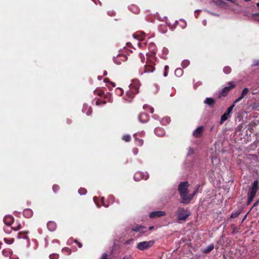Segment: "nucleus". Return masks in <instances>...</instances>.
<instances>
[{
    "label": "nucleus",
    "instance_id": "37",
    "mask_svg": "<svg viewBox=\"0 0 259 259\" xmlns=\"http://www.w3.org/2000/svg\"><path fill=\"white\" fill-rule=\"evenodd\" d=\"M26 212H29L30 213H31V212L29 210H26L24 211V213L25 214Z\"/></svg>",
    "mask_w": 259,
    "mask_h": 259
},
{
    "label": "nucleus",
    "instance_id": "46",
    "mask_svg": "<svg viewBox=\"0 0 259 259\" xmlns=\"http://www.w3.org/2000/svg\"><path fill=\"white\" fill-rule=\"evenodd\" d=\"M102 93H102V92H100V93H99L98 94H99V95H101Z\"/></svg>",
    "mask_w": 259,
    "mask_h": 259
},
{
    "label": "nucleus",
    "instance_id": "7",
    "mask_svg": "<svg viewBox=\"0 0 259 259\" xmlns=\"http://www.w3.org/2000/svg\"><path fill=\"white\" fill-rule=\"evenodd\" d=\"M154 70L153 64L152 62L147 61L146 64L144 66V72H153Z\"/></svg>",
    "mask_w": 259,
    "mask_h": 259
},
{
    "label": "nucleus",
    "instance_id": "1",
    "mask_svg": "<svg viewBox=\"0 0 259 259\" xmlns=\"http://www.w3.org/2000/svg\"><path fill=\"white\" fill-rule=\"evenodd\" d=\"M188 182H184L180 184L178 188V191L182 199L181 202L186 204L190 203L197 191V189H196L193 194L188 195Z\"/></svg>",
    "mask_w": 259,
    "mask_h": 259
},
{
    "label": "nucleus",
    "instance_id": "18",
    "mask_svg": "<svg viewBox=\"0 0 259 259\" xmlns=\"http://www.w3.org/2000/svg\"><path fill=\"white\" fill-rule=\"evenodd\" d=\"M223 71H224V73H225L226 74H229L231 72V69L230 67L226 66L224 68Z\"/></svg>",
    "mask_w": 259,
    "mask_h": 259
},
{
    "label": "nucleus",
    "instance_id": "5",
    "mask_svg": "<svg viewBox=\"0 0 259 259\" xmlns=\"http://www.w3.org/2000/svg\"><path fill=\"white\" fill-rule=\"evenodd\" d=\"M234 106H235V105L233 104L232 106H231L228 109V110L226 111V112L224 113L221 116V121H220L221 124H222L225 121H226V120L228 119V118L230 113H231L233 108L234 107Z\"/></svg>",
    "mask_w": 259,
    "mask_h": 259
},
{
    "label": "nucleus",
    "instance_id": "25",
    "mask_svg": "<svg viewBox=\"0 0 259 259\" xmlns=\"http://www.w3.org/2000/svg\"><path fill=\"white\" fill-rule=\"evenodd\" d=\"M146 108H149L150 111L151 113H153V112L154 109L153 108L149 107L148 106V105H145L143 106V108L144 109H146Z\"/></svg>",
    "mask_w": 259,
    "mask_h": 259
},
{
    "label": "nucleus",
    "instance_id": "3",
    "mask_svg": "<svg viewBox=\"0 0 259 259\" xmlns=\"http://www.w3.org/2000/svg\"><path fill=\"white\" fill-rule=\"evenodd\" d=\"M257 182L256 181L254 182L252 188H251L250 190H249L248 193V204H249L252 201L256 194V193L257 192Z\"/></svg>",
    "mask_w": 259,
    "mask_h": 259
},
{
    "label": "nucleus",
    "instance_id": "40",
    "mask_svg": "<svg viewBox=\"0 0 259 259\" xmlns=\"http://www.w3.org/2000/svg\"><path fill=\"white\" fill-rule=\"evenodd\" d=\"M118 57L119 58H123L124 59H125V56H120Z\"/></svg>",
    "mask_w": 259,
    "mask_h": 259
},
{
    "label": "nucleus",
    "instance_id": "10",
    "mask_svg": "<svg viewBox=\"0 0 259 259\" xmlns=\"http://www.w3.org/2000/svg\"><path fill=\"white\" fill-rule=\"evenodd\" d=\"M14 222V218L11 215H7L4 218V222L7 225H11Z\"/></svg>",
    "mask_w": 259,
    "mask_h": 259
},
{
    "label": "nucleus",
    "instance_id": "44",
    "mask_svg": "<svg viewBox=\"0 0 259 259\" xmlns=\"http://www.w3.org/2000/svg\"><path fill=\"white\" fill-rule=\"evenodd\" d=\"M56 186H53V189L54 190L55 189H56V188H55Z\"/></svg>",
    "mask_w": 259,
    "mask_h": 259
},
{
    "label": "nucleus",
    "instance_id": "35",
    "mask_svg": "<svg viewBox=\"0 0 259 259\" xmlns=\"http://www.w3.org/2000/svg\"><path fill=\"white\" fill-rule=\"evenodd\" d=\"M148 178V176L146 175V176H144L143 177H142V179L147 180Z\"/></svg>",
    "mask_w": 259,
    "mask_h": 259
},
{
    "label": "nucleus",
    "instance_id": "14",
    "mask_svg": "<svg viewBox=\"0 0 259 259\" xmlns=\"http://www.w3.org/2000/svg\"><path fill=\"white\" fill-rule=\"evenodd\" d=\"M204 103L205 104L211 106L212 105L215 103V101L214 99L212 98H207L204 101Z\"/></svg>",
    "mask_w": 259,
    "mask_h": 259
},
{
    "label": "nucleus",
    "instance_id": "15",
    "mask_svg": "<svg viewBox=\"0 0 259 259\" xmlns=\"http://www.w3.org/2000/svg\"><path fill=\"white\" fill-rule=\"evenodd\" d=\"M48 228L51 231H54L56 227V225L54 222H51L48 223Z\"/></svg>",
    "mask_w": 259,
    "mask_h": 259
},
{
    "label": "nucleus",
    "instance_id": "19",
    "mask_svg": "<svg viewBox=\"0 0 259 259\" xmlns=\"http://www.w3.org/2000/svg\"><path fill=\"white\" fill-rule=\"evenodd\" d=\"M189 64V61L187 60H184L182 62V66L185 68V67H186L187 66H188Z\"/></svg>",
    "mask_w": 259,
    "mask_h": 259
},
{
    "label": "nucleus",
    "instance_id": "38",
    "mask_svg": "<svg viewBox=\"0 0 259 259\" xmlns=\"http://www.w3.org/2000/svg\"><path fill=\"white\" fill-rule=\"evenodd\" d=\"M167 71H165V72L164 73V76H167Z\"/></svg>",
    "mask_w": 259,
    "mask_h": 259
},
{
    "label": "nucleus",
    "instance_id": "45",
    "mask_svg": "<svg viewBox=\"0 0 259 259\" xmlns=\"http://www.w3.org/2000/svg\"><path fill=\"white\" fill-rule=\"evenodd\" d=\"M256 6H257V7L259 8V3L256 4Z\"/></svg>",
    "mask_w": 259,
    "mask_h": 259
},
{
    "label": "nucleus",
    "instance_id": "26",
    "mask_svg": "<svg viewBox=\"0 0 259 259\" xmlns=\"http://www.w3.org/2000/svg\"><path fill=\"white\" fill-rule=\"evenodd\" d=\"M12 228L14 230H18L19 229H20L21 228V225L20 224H19L18 226H14L12 227Z\"/></svg>",
    "mask_w": 259,
    "mask_h": 259
},
{
    "label": "nucleus",
    "instance_id": "29",
    "mask_svg": "<svg viewBox=\"0 0 259 259\" xmlns=\"http://www.w3.org/2000/svg\"><path fill=\"white\" fill-rule=\"evenodd\" d=\"M253 65L255 66L259 65V60L254 61Z\"/></svg>",
    "mask_w": 259,
    "mask_h": 259
},
{
    "label": "nucleus",
    "instance_id": "12",
    "mask_svg": "<svg viewBox=\"0 0 259 259\" xmlns=\"http://www.w3.org/2000/svg\"><path fill=\"white\" fill-rule=\"evenodd\" d=\"M203 131V127L202 126H199L198 127L195 131L193 132V135L195 137H199Z\"/></svg>",
    "mask_w": 259,
    "mask_h": 259
},
{
    "label": "nucleus",
    "instance_id": "33",
    "mask_svg": "<svg viewBox=\"0 0 259 259\" xmlns=\"http://www.w3.org/2000/svg\"><path fill=\"white\" fill-rule=\"evenodd\" d=\"M138 149H134L133 150V152H134V153L135 155H136V154H137L138 153Z\"/></svg>",
    "mask_w": 259,
    "mask_h": 259
},
{
    "label": "nucleus",
    "instance_id": "11",
    "mask_svg": "<svg viewBox=\"0 0 259 259\" xmlns=\"http://www.w3.org/2000/svg\"><path fill=\"white\" fill-rule=\"evenodd\" d=\"M149 119L148 115L146 113H141L139 116V120L141 122H146Z\"/></svg>",
    "mask_w": 259,
    "mask_h": 259
},
{
    "label": "nucleus",
    "instance_id": "16",
    "mask_svg": "<svg viewBox=\"0 0 259 259\" xmlns=\"http://www.w3.org/2000/svg\"><path fill=\"white\" fill-rule=\"evenodd\" d=\"M134 137H135V138L136 145H137L138 146H142L143 143H144L143 140H142V139H139L137 138L136 137L135 135L134 136Z\"/></svg>",
    "mask_w": 259,
    "mask_h": 259
},
{
    "label": "nucleus",
    "instance_id": "36",
    "mask_svg": "<svg viewBox=\"0 0 259 259\" xmlns=\"http://www.w3.org/2000/svg\"><path fill=\"white\" fill-rule=\"evenodd\" d=\"M168 68H169L168 66H167V65L165 66V67H164L165 71H168Z\"/></svg>",
    "mask_w": 259,
    "mask_h": 259
},
{
    "label": "nucleus",
    "instance_id": "43",
    "mask_svg": "<svg viewBox=\"0 0 259 259\" xmlns=\"http://www.w3.org/2000/svg\"><path fill=\"white\" fill-rule=\"evenodd\" d=\"M56 186H53V189L54 190L55 189H56V188H55Z\"/></svg>",
    "mask_w": 259,
    "mask_h": 259
},
{
    "label": "nucleus",
    "instance_id": "20",
    "mask_svg": "<svg viewBox=\"0 0 259 259\" xmlns=\"http://www.w3.org/2000/svg\"><path fill=\"white\" fill-rule=\"evenodd\" d=\"M122 139L126 142H129L131 140V136L128 135H124L123 136Z\"/></svg>",
    "mask_w": 259,
    "mask_h": 259
},
{
    "label": "nucleus",
    "instance_id": "30",
    "mask_svg": "<svg viewBox=\"0 0 259 259\" xmlns=\"http://www.w3.org/2000/svg\"><path fill=\"white\" fill-rule=\"evenodd\" d=\"M74 242L77 244V245L79 248H81L82 247V244L81 243L78 242L77 240H75Z\"/></svg>",
    "mask_w": 259,
    "mask_h": 259
},
{
    "label": "nucleus",
    "instance_id": "22",
    "mask_svg": "<svg viewBox=\"0 0 259 259\" xmlns=\"http://www.w3.org/2000/svg\"><path fill=\"white\" fill-rule=\"evenodd\" d=\"M244 97L242 94H241L240 96L234 101L233 104L235 105L236 103L241 101Z\"/></svg>",
    "mask_w": 259,
    "mask_h": 259
},
{
    "label": "nucleus",
    "instance_id": "31",
    "mask_svg": "<svg viewBox=\"0 0 259 259\" xmlns=\"http://www.w3.org/2000/svg\"><path fill=\"white\" fill-rule=\"evenodd\" d=\"M107 254L104 253L102 256L101 259H107Z\"/></svg>",
    "mask_w": 259,
    "mask_h": 259
},
{
    "label": "nucleus",
    "instance_id": "17",
    "mask_svg": "<svg viewBox=\"0 0 259 259\" xmlns=\"http://www.w3.org/2000/svg\"><path fill=\"white\" fill-rule=\"evenodd\" d=\"M183 72V70L180 68H178L175 70V74L178 76H181L182 75Z\"/></svg>",
    "mask_w": 259,
    "mask_h": 259
},
{
    "label": "nucleus",
    "instance_id": "42",
    "mask_svg": "<svg viewBox=\"0 0 259 259\" xmlns=\"http://www.w3.org/2000/svg\"><path fill=\"white\" fill-rule=\"evenodd\" d=\"M153 228V226H151V227H149V229H150V230H152Z\"/></svg>",
    "mask_w": 259,
    "mask_h": 259
},
{
    "label": "nucleus",
    "instance_id": "47",
    "mask_svg": "<svg viewBox=\"0 0 259 259\" xmlns=\"http://www.w3.org/2000/svg\"><path fill=\"white\" fill-rule=\"evenodd\" d=\"M50 259H52V255H50Z\"/></svg>",
    "mask_w": 259,
    "mask_h": 259
},
{
    "label": "nucleus",
    "instance_id": "6",
    "mask_svg": "<svg viewBox=\"0 0 259 259\" xmlns=\"http://www.w3.org/2000/svg\"><path fill=\"white\" fill-rule=\"evenodd\" d=\"M230 86L225 87L221 93H220V96H226L230 90L234 88L235 86V84L233 82H229Z\"/></svg>",
    "mask_w": 259,
    "mask_h": 259
},
{
    "label": "nucleus",
    "instance_id": "41",
    "mask_svg": "<svg viewBox=\"0 0 259 259\" xmlns=\"http://www.w3.org/2000/svg\"><path fill=\"white\" fill-rule=\"evenodd\" d=\"M159 130H160V129H156V130H155V132L156 134H157V132H158V131Z\"/></svg>",
    "mask_w": 259,
    "mask_h": 259
},
{
    "label": "nucleus",
    "instance_id": "2",
    "mask_svg": "<svg viewBox=\"0 0 259 259\" xmlns=\"http://www.w3.org/2000/svg\"><path fill=\"white\" fill-rule=\"evenodd\" d=\"M178 219L179 221H186L187 218L190 215L189 212L183 208L179 207L177 210Z\"/></svg>",
    "mask_w": 259,
    "mask_h": 259
},
{
    "label": "nucleus",
    "instance_id": "21",
    "mask_svg": "<svg viewBox=\"0 0 259 259\" xmlns=\"http://www.w3.org/2000/svg\"><path fill=\"white\" fill-rule=\"evenodd\" d=\"M249 93V90L247 88H245L242 91L241 94L245 97Z\"/></svg>",
    "mask_w": 259,
    "mask_h": 259
},
{
    "label": "nucleus",
    "instance_id": "28",
    "mask_svg": "<svg viewBox=\"0 0 259 259\" xmlns=\"http://www.w3.org/2000/svg\"><path fill=\"white\" fill-rule=\"evenodd\" d=\"M139 56H140V58L141 59V61L144 62V57L142 53H140Z\"/></svg>",
    "mask_w": 259,
    "mask_h": 259
},
{
    "label": "nucleus",
    "instance_id": "24",
    "mask_svg": "<svg viewBox=\"0 0 259 259\" xmlns=\"http://www.w3.org/2000/svg\"><path fill=\"white\" fill-rule=\"evenodd\" d=\"M87 192V191L85 189H83V188H81V189H80L79 190H78V193L80 194V195H83V194H85Z\"/></svg>",
    "mask_w": 259,
    "mask_h": 259
},
{
    "label": "nucleus",
    "instance_id": "8",
    "mask_svg": "<svg viewBox=\"0 0 259 259\" xmlns=\"http://www.w3.org/2000/svg\"><path fill=\"white\" fill-rule=\"evenodd\" d=\"M164 215H165V212L164 211L159 210L151 212L149 217L150 218H156Z\"/></svg>",
    "mask_w": 259,
    "mask_h": 259
},
{
    "label": "nucleus",
    "instance_id": "13",
    "mask_svg": "<svg viewBox=\"0 0 259 259\" xmlns=\"http://www.w3.org/2000/svg\"><path fill=\"white\" fill-rule=\"evenodd\" d=\"M214 248L213 244H211L208 245L205 248H203L202 250V252L204 253H208L210 252L211 250H212Z\"/></svg>",
    "mask_w": 259,
    "mask_h": 259
},
{
    "label": "nucleus",
    "instance_id": "27",
    "mask_svg": "<svg viewBox=\"0 0 259 259\" xmlns=\"http://www.w3.org/2000/svg\"><path fill=\"white\" fill-rule=\"evenodd\" d=\"M140 175H141V172H137V173H136L135 176V177H134L135 179L137 180V181L139 180V179L137 178V177L139 176H140Z\"/></svg>",
    "mask_w": 259,
    "mask_h": 259
},
{
    "label": "nucleus",
    "instance_id": "39",
    "mask_svg": "<svg viewBox=\"0 0 259 259\" xmlns=\"http://www.w3.org/2000/svg\"><path fill=\"white\" fill-rule=\"evenodd\" d=\"M203 24H204V25H206V21L205 20H204L203 21Z\"/></svg>",
    "mask_w": 259,
    "mask_h": 259
},
{
    "label": "nucleus",
    "instance_id": "32",
    "mask_svg": "<svg viewBox=\"0 0 259 259\" xmlns=\"http://www.w3.org/2000/svg\"><path fill=\"white\" fill-rule=\"evenodd\" d=\"M193 153V150L191 148L189 149V154H191Z\"/></svg>",
    "mask_w": 259,
    "mask_h": 259
},
{
    "label": "nucleus",
    "instance_id": "34",
    "mask_svg": "<svg viewBox=\"0 0 259 259\" xmlns=\"http://www.w3.org/2000/svg\"><path fill=\"white\" fill-rule=\"evenodd\" d=\"M252 17H255V16H259V12L258 13H254V14H253L252 15Z\"/></svg>",
    "mask_w": 259,
    "mask_h": 259
},
{
    "label": "nucleus",
    "instance_id": "4",
    "mask_svg": "<svg viewBox=\"0 0 259 259\" xmlns=\"http://www.w3.org/2000/svg\"><path fill=\"white\" fill-rule=\"evenodd\" d=\"M153 244L154 241L152 240L141 242L137 244V247L140 250H144L151 247Z\"/></svg>",
    "mask_w": 259,
    "mask_h": 259
},
{
    "label": "nucleus",
    "instance_id": "23",
    "mask_svg": "<svg viewBox=\"0 0 259 259\" xmlns=\"http://www.w3.org/2000/svg\"><path fill=\"white\" fill-rule=\"evenodd\" d=\"M244 97L242 94H241L240 96L234 101L233 104L235 105L236 103L241 101Z\"/></svg>",
    "mask_w": 259,
    "mask_h": 259
},
{
    "label": "nucleus",
    "instance_id": "9",
    "mask_svg": "<svg viewBox=\"0 0 259 259\" xmlns=\"http://www.w3.org/2000/svg\"><path fill=\"white\" fill-rule=\"evenodd\" d=\"M145 227L141 225H137L132 228V230L134 232H139L141 233H144L146 231Z\"/></svg>",
    "mask_w": 259,
    "mask_h": 259
}]
</instances>
